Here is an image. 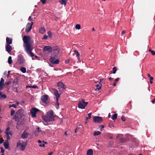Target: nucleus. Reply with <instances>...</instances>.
<instances>
[{
    "instance_id": "nucleus-1",
    "label": "nucleus",
    "mask_w": 155,
    "mask_h": 155,
    "mask_svg": "<svg viewBox=\"0 0 155 155\" xmlns=\"http://www.w3.org/2000/svg\"><path fill=\"white\" fill-rule=\"evenodd\" d=\"M31 40V38L29 36H24L23 38V47L25 51L29 56L33 57L34 56V54L32 51L33 48Z\"/></svg>"
},
{
    "instance_id": "nucleus-2",
    "label": "nucleus",
    "mask_w": 155,
    "mask_h": 155,
    "mask_svg": "<svg viewBox=\"0 0 155 155\" xmlns=\"http://www.w3.org/2000/svg\"><path fill=\"white\" fill-rule=\"evenodd\" d=\"M53 111L50 110L48 112L46 116H43V119L45 122L52 121L54 120Z\"/></svg>"
},
{
    "instance_id": "nucleus-3",
    "label": "nucleus",
    "mask_w": 155,
    "mask_h": 155,
    "mask_svg": "<svg viewBox=\"0 0 155 155\" xmlns=\"http://www.w3.org/2000/svg\"><path fill=\"white\" fill-rule=\"evenodd\" d=\"M23 113L24 110L23 109L19 110L16 113L13 119H15L16 121H19L24 116Z\"/></svg>"
},
{
    "instance_id": "nucleus-4",
    "label": "nucleus",
    "mask_w": 155,
    "mask_h": 155,
    "mask_svg": "<svg viewBox=\"0 0 155 155\" xmlns=\"http://www.w3.org/2000/svg\"><path fill=\"white\" fill-rule=\"evenodd\" d=\"M57 85L58 87V89L60 93H62L66 88L65 84L61 81L58 82Z\"/></svg>"
},
{
    "instance_id": "nucleus-5",
    "label": "nucleus",
    "mask_w": 155,
    "mask_h": 155,
    "mask_svg": "<svg viewBox=\"0 0 155 155\" xmlns=\"http://www.w3.org/2000/svg\"><path fill=\"white\" fill-rule=\"evenodd\" d=\"M88 102H85L84 99H82L81 101L79 102L78 104V108L81 109H84L87 106Z\"/></svg>"
},
{
    "instance_id": "nucleus-6",
    "label": "nucleus",
    "mask_w": 155,
    "mask_h": 155,
    "mask_svg": "<svg viewBox=\"0 0 155 155\" xmlns=\"http://www.w3.org/2000/svg\"><path fill=\"white\" fill-rule=\"evenodd\" d=\"M57 56L56 55L54 56H51L50 59V61L51 63L53 64H58L59 61L58 59H57Z\"/></svg>"
},
{
    "instance_id": "nucleus-7",
    "label": "nucleus",
    "mask_w": 155,
    "mask_h": 155,
    "mask_svg": "<svg viewBox=\"0 0 155 155\" xmlns=\"http://www.w3.org/2000/svg\"><path fill=\"white\" fill-rule=\"evenodd\" d=\"M93 121L95 123H100L102 121L103 119L101 117L94 116L93 117Z\"/></svg>"
},
{
    "instance_id": "nucleus-8",
    "label": "nucleus",
    "mask_w": 155,
    "mask_h": 155,
    "mask_svg": "<svg viewBox=\"0 0 155 155\" xmlns=\"http://www.w3.org/2000/svg\"><path fill=\"white\" fill-rule=\"evenodd\" d=\"M39 111V110L36 108H33L30 111V113H31V117H36L37 112Z\"/></svg>"
},
{
    "instance_id": "nucleus-9",
    "label": "nucleus",
    "mask_w": 155,
    "mask_h": 155,
    "mask_svg": "<svg viewBox=\"0 0 155 155\" xmlns=\"http://www.w3.org/2000/svg\"><path fill=\"white\" fill-rule=\"evenodd\" d=\"M33 24L32 22H31V24L29 23H28L25 28V31L26 32H28L31 30L32 28V26Z\"/></svg>"
},
{
    "instance_id": "nucleus-10",
    "label": "nucleus",
    "mask_w": 155,
    "mask_h": 155,
    "mask_svg": "<svg viewBox=\"0 0 155 155\" xmlns=\"http://www.w3.org/2000/svg\"><path fill=\"white\" fill-rule=\"evenodd\" d=\"M53 91L54 92V94L56 97V100L58 101V98L60 96V94L58 93V91L57 89L55 88H53Z\"/></svg>"
},
{
    "instance_id": "nucleus-11",
    "label": "nucleus",
    "mask_w": 155,
    "mask_h": 155,
    "mask_svg": "<svg viewBox=\"0 0 155 155\" xmlns=\"http://www.w3.org/2000/svg\"><path fill=\"white\" fill-rule=\"evenodd\" d=\"M18 63L20 64L23 63V60L22 56L20 54L18 55V59L17 60Z\"/></svg>"
},
{
    "instance_id": "nucleus-12",
    "label": "nucleus",
    "mask_w": 155,
    "mask_h": 155,
    "mask_svg": "<svg viewBox=\"0 0 155 155\" xmlns=\"http://www.w3.org/2000/svg\"><path fill=\"white\" fill-rule=\"evenodd\" d=\"M4 81V79L3 78H2L0 81V90H2L5 85Z\"/></svg>"
},
{
    "instance_id": "nucleus-13",
    "label": "nucleus",
    "mask_w": 155,
    "mask_h": 155,
    "mask_svg": "<svg viewBox=\"0 0 155 155\" xmlns=\"http://www.w3.org/2000/svg\"><path fill=\"white\" fill-rule=\"evenodd\" d=\"M43 50L44 51H48V52H51L52 48L50 46H45L44 47Z\"/></svg>"
},
{
    "instance_id": "nucleus-14",
    "label": "nucleus",
    "mask_w": 155,
    "mask_h": 155,
    "mask_svg": "<svg viewBox=\"0 0 155 155\" xmlns=\"http://www.w3.org/2000/svg\"><path fill=\"white\" fill-rule=\"evenodd\" d=\"M5 49L6 51L9 53L12 50V48L10 45L6 44L5 46Z\"/></svg>"
},
{
    "instance_id": "nucleus-15",
    "label": "nucleus",
    "mask_w": 155,
    "mask_h": 155,
    "mask_svg": "<svg viewBox=\"0 0 155 155\" xmlns=\"http://www.w3.org/2000/svg\"><path fill=\"white\" fill-rule=\"evenodd\" d=\"M54 51L56 53H59L60 49V48L57 46H55L52 48V51Z\"/></svg>"
},
{
    "instance_id": "nucleus-16",
    "label": "nucleus",
    "mask_w": 155,
    "mask_h": 155,
    "mask_svg": "<svg viewBox=\"0 0 155 155\" xmlns=\"http://www.w3.org/2000/svg\"><path fill=\"white\" fill-rule=\"evenodd\" d=\"M48 100V96L47 95H44L42 96L41 100L43 102L46 103Z\"/></svg>"
},
{
    "instance_id": "nucleus-17",
    "label": "nucleus",
    "mask_w": 155,
    "mask_h": 155,
    "mask_svg": "<svg viewBox=\"0 0 155 155\" xmlns=\"http://www.w3.org/2000/svg\"><path fill=\"white\" fill-rule=\"evenodd\" d=\"M27 142H23L22 144L21 145L20 149L22 151L24 150L25 149V147L27 145Z\"/></svg>"
},
{
    "instance_id": "nucleus-18",
    "label": "nucleus",
    "mask_w": 155,
    "mask_h": 155,
    "mask_svg": "<svg viewBox=\"0 0 155 155\" xmlns=\"http://www.w3.org/2000/svg\"><path fill=\"white\" fill-rule=\"evenodd\" d=\"M29 134L28 133L26 132L25 131H24L21 134V137L22 138H26L28 137Z\"/></svg>"
},
{
    "instance_id": "nucleus-19",
    "label": "nucleus",
    "mask_w": 155,
    "mask_h": 155,
    "mask_svg": "<svg viewBox=\"0 0 155 155\" xmlns=\"http://www.w3.org/2000/svg\"><path fill=\"white\" fill-rule=\"evenodd\" d=\"M7 44L10 45L12 43V39L7 37L6 38Z\"/></svg>"
},
{
    "instance_id": "nucleus-20",
    "label": "nucleus",
    "mask_w": 155,
    "mask_h": 155,
    "mask_svg": "<svg viewBox=\"0 0 155 155\" xmlns=\"http://www.w3.org/2000/svg\"><path fill=\"white\" fill-rule=\"evenodd\" d=\"M4 146L6 149H8L9 147L8 141L6 140L5 142L4 143Z\"/></svg>"
},
{
    "instance_id": "nucleus-21",
    "label": "nucleus",
    "mask_w": 155,
    "mask_h": 155,
    "mask_svg": "<svg viewBox=\"0 0 155 155\" xmlns=\"http://www.w3.org/2000/svg\"><path fill=\"white\" fill-rule=\"evenodd\" d=\"M117 70V68L115 67H114V68H113L112 69V70L110 71V74L112 73L114 74L116 73Z\"/></svg>"
},
{
    "instance_id": "nucleus-22",
    "label": "nucleus",
    "mask_w": 155,
    "mask_h": 155,
    "mask_svg": "<svg viewBox=\"0 0 155 155\" xmlns=\"http://www.w3.org/2000/svg\"><path fill=\"white\" fill-rule=\"evenodd\" d=\"M19 79L17 78H15L13 81V83L14 85L16 86L18 82Z\"/></svg>"
},
{
    "instance_id": "nucleus-23",
    "label": "nucleus",
    "mask_w": 155,
    "mask_h": 155,
    "mask_svg": "<svg viewBox=\"0 0 155 155\" xmlns=\"http://www.w3.org/2000/svg\"><path fill=\"white\" fill-rule=\"evenodd\" d=\"M45 30L44 28H40L39 32L40 33L43 34L45 33Z\"/></svg>"
},
{
    "instance_id": "nucleus-24",
    "label": "nucleus",
    "mask_w": 155,
    "mask_h": 155,
    "mask_svg": "<svg viewBox=\"0 0 155 155\" xmlns=\"http://www.w3.org/2000/svg\"><path fill=\"white\" fill-rule=\"evenodd\" d=\"M93 152L92 149H89L87 152V155H93Z\"/></svg>"
},
{
    "instance_id": "nucleus-25",
    "label": "nucleus",
    "mask_w": 155,
    "mask_h": 155,
    "mask_svg": "<svg viewBox=\"0 0 155 155\" xmlns=\"http://www.w3.org/2000/svg\"><path fill=\"white\" fill-rule=\"evenodd\" d=\"M74 52L75 53V54H76L77 57H78V60H79L80 58V54L78 52V51L76 50H74Z\"/></svg>"
},
{
    "instance_id": "nucleus-26",
    "label": "nucleus",
    "mask_w": 155,
    "mask_h": 155,
    "mask_svg": "<svg viewBox=\"0 0 155 155\" xmlns=\"http://www.w3.org/2000/svg\"><path fill=\"white\" fill-rule=\"evenodd\" d=\"M117 114H114L112 117V119L113 120H116L117 118Z\"/></svg>"
},
{
    "instance_id": "nucleus-27",
    "label": "nucleus",
    "mask_w": 155,
    "mask_h": 155,
    "mask_svg": "<svg viewBox=\"0 0 155 155\" xmlns=\"http://www.w3.org/2000/svg\"><path fill=\"white\" fill-rule=\"evenodd\" d=\"M67 2V0H61L60 1V2L61 4L64 5L65 6Z\"/></svg>"
},
{
    "instance_id": "nucleus-28",
    "label": "nucleus",
    "mask_w": 155,
    "mask_h": 155,
    "mask_svg": "<svg viewBox=\"0 0 155 155\" xmlns=\"http://www.w3.org/2000/svg\"><path fill=\"white\" fill-rule=\"evenodd\" d=\"M20 70L23 73H25L26 72V68L24 67H21V68Z\"/></svg>"
},
{
    "instance_id": "nucleus-29",
    "label": "nucleus",
    "mask_w": 155,
    "mask_h": 155,
    "mask_svg": "<svg viewBox=\"0 0 155 155\" xmlns=\"http://www.w3.org/2000/svg\"><path fill=\"white\" fill-rule=\"evenodd\" d=\"M101 132L100 131H95L94 133V136L98 135L101 134Z\"/></svg>"
},
{
    "instance_id": "nucleus-30",
    "label": "nucleus",
    "mask_w": 155,
    "mask_h": 155,
    "mask_svg": "<svg viewBox=\"0 0 155 155\" xmlns=\"http://www.w3.org/2000/svg\"><path fill=\"white\" fill-rule=\"evenodd\" d=\"M8 62L9 64H11L12 63V57L9 56L8 59Z\"/></svg>"
},
{
    "instance_id": "nucleus-31",
    "label": "nucleus",
    "mask_w": 155,
    "mask_h": 155,
    "mask_svg": "<svg viewBox=\"0 0 155 155\" xmlns=\"http://www.w3.org/2000/svg\"><path fill=\"white\" fill-rule=\"evenodd\" d=\"M5 136H6V137H7V140H6L8 141V140H9L10 139V137L9 136V135H8V133H5Z\"/></svg>"
},
{
    "instance_id": "nucleus-32",
    "label": "nucleus",
    "mask_w": 155,
    "mask_h": 155,
    "mask_svg": "<svg viewBox=\"0 0 155 155\" xmlns=\"http://www.w3.org/2000/svg\"><path fill=\"white\" fill-rule=\"evenodd\" d=\"M92 115L91 113H89L88 114V117H86V120H88V119H90L91 118V115Z\"/></svg>"
},
{
    "instance_id": "nucleus-33",
    "label": "nucleus",
    "mask_w": 155,
    "mask_h": 155,
    "mask_svg": "<svg viewBox=\"0 0 155 155\" xmlns=\"http://www.w3.org/2000/svg\"><path fill=\"white\" fill-rule=\"evenodd\" d=\"M41 131V130H36L35 132V135L36 136H37L38 135L39 133Z\"/></svg>"
},
{
    "instance_id": "nucleus-34",
    "label": "nucleus",
    "mask_w": 155,
    "mask_h": 155,
    "mask_svg": "<svg viewBox=\"0 0 155 155\" xmlns=\"http://www.w3.org/2000/svg\"><path fill=\"white\" fill-rule=\"evenodd\" d=\"M75 28L76 29L79 30L81 28V25L79 24H77L75 26Z\"/></svg>"
},
{
    "instance_id": "nucleus-35",
    "label": "nucleus",
    "mask_w": 155,
    "mask_h": 155,
    "mask_svg": "<svg viewBox=\"0 0 155 155\" xmlns=\"http://www.w3.org/2000/svg\"><path fill=\"white\" fill-rule=\"evenodd\" d=\"M48 35L50 38H51L52 36L51 32L50 31H49L48 32Z\"/></svg>"
},
{
    "instance_id": "nucleus-36",
    "label": "nucleus",
    "mask_w": 155,
    "mask_h": 155,
    "mask_svg": "<svg viewBox=\"0 0 155 155\" xmlns=\"http://www.w3.org/2000/svg\"><path fill=\"white\" fill-rule=\"evenodd\" d=\"M9 106L10 107H12L16 108L17 107V105H16V104H12V105H9Z\"/></svg>"
},
{
    "instance_id": "nucleus-37",
    "label": "nucleus",
    "mask_w": 155,
    "mask_h": 155,
    "mask_svg": "<svg viewBox=\"0 0 155 155\" xmlns=\"http://www.w3.org/2000/svg\"><path fill=\"white\" fill-rule=\"evenodd\" d=\"M6 98V95L5 94H3L1 95V98H2L3 99H5Z\"/></svg>"
},
{
    "instance_id": "nucleus-38",
    "label": "nucleus",
    "mask_w": 155,
    "mask_h": 155,
    "mask_svg": "<svg viewBox=\"0 0 155 155\" xmlns=\"http://www.w3.org/2000/svg\"><path fill=\"white\" fill-rule=\"evenodd\" d=\"M15 112V111L13 109H12L11 110V116H12L14 114Z\"/></svg>"
},
{
    "instance_id": "nucleus-39",
    "label": "nucleus",
    "mask_w": 155,
    "mask_h": 155,
    "mask_svg": "<svg viewBox=\"0 0 155 155\" xmlns=\"http://www.w3.org/2000/svg\"><path fill=\"white\" fill-rule=\"evenodd\" d=\"M97 89L99 91L101 88V86H100L99 84H97L96 85Z\"/></svg>"
},
{
    "instance_id": "nucleus-40",
    "label": "nucleus",
    "mask_w": 155,
    "mask_h": 155,
    "mask_svg": "<svg viewBox=\"0 0 155 155\" xmlns=\"http://www.w3.org/2000/svg\"><path fill=\"white\" fill-rule=\"evenodd\" d=\"M40 1L43 4H44L46 2V0H40Z\"/></svg>"
},
{
    "instance_id": "nucleus-41",
    "label": "nucleus",
    "mask_w": 155,
    "mask_h": 155,
    "mask_svg": "<svg viewBox=\"0 0 155 155\" xmlns=\"http://www.w3.org/2000/svg\"><path fill=\"white\" fill-rule=\"evenodd\" d=\"M17 86H15V87H14V88L15 89V91H16V92L17 93H18V85H17Z\"/></svg>"
},
{
    "instance_id": "nucleus-42",
    "label": "nucleus",
    "mask_w": 155,
    "mask_h": 155,
    "mask_svg": "<svg viewBox=\"0 0 155 155\" xmlns=\"http://www.w3.org/2000/svg\"><path fill=\"white\" fill-rule=\"evenodd\" d=\"M121 119L123 121H125L126 119L124 116H122L121 117Z\"/></svg>"
},
{
    "instance_id": "nucleus-43",
    "label": "nucleus",
    "mask_w": 155,
    "mask_h": 155,
    "mask_svg": "<svg viewBox=\"0 0 155 155\" xmlns=\"http://www.w3.org/2000/svg\"><path fill=\"white\" fill-rule=\"evenodd\" d=\"M48 38V36L46 35H45L44 37L42 39H44L45 40H46Z\"/></svg>"
},
{
    "instance_id": "nucleus-44",
    "label": "nucleus",
    "mask_w": 155,
    "mask_h": 155,
    "mask_svg": "<svg viewBox=\"0 0 155 155\" xmlns=\"http://www.w3.org/2000/svg\"><path fill=\"white\" fill-rule=\"evenodd\" d=\"M8 133V135H10L11 136H12V133L10 132V131H8V132H5V133Z\"/></svg>"
},
{
    "instance_id": "nucleus-45",
    "label": "nucleus",
    "mask_w": 155,
    "mask_h": 155,
    "mask_svg": "<svg viewBox=\"0 0 155 155\" xmlns=\"http://www.w3.org/2000/svg\"><path fill=\"white\" fill-rule=\"evenodd\" d=\"M4 140L2 138H0V143H2L4 141Z\"/></svg>"
},
{
    "instance_id": "nucleus-46",
    "label": "nucleus",
    "mask_w": 155,
    "mask_h": 155,
    "mask_svg": "<svg viewBox=\"0 0 155 155\" xmlns=\"http://www.w3.org/2000/svg\"><path fill=\"white\" fill-rule=\"evenodd\" d=\"M1 153H4V149L2 147H1Z\"/></svg>"
},
{
    "instance_id": "nucleus-47",
    "label": "nucleus",
    "mask_w": 155,
    "mask_h": 155,
    "mask_svg": "<svg viewBox=\"0 0 155 155\" xmlns=\"http://www.w3.org/2000/svg\"><path fill=\"white\" fill-rule=\"evenodd\" d=\"M31 87L34 88H38V87L37 86H36L35 85H33L32 86H31Z\"/></svg>"
},
{
    "instance_id": "nucleus-48",
    "label": "nucleus",
    "mask_w": 155,
    "mask_h": 155,
    "mask_svg": "<svg viewBox=\"0 0 155 155\" xmlns=\"http://www.w3.org/2000/svg\"><path fill=\"white\" fill-rule=\"evenodd\" d=\"M22 144V143H20L18 142L17 143V147H18V146H21V145Z\"/></svg>"
},
{
    "instance_id": "nucleus-49",
    "label": "nucleus",
    "mask_w": 155,
    "mask_h": 155,
    "mask_svg": "<svg viewBox=\"0 0 155 155\" xmlns=\"http://www.w3.org/2000/svg\"><path fill=\"white\" fill-rule=\"evenodd\" d=\"M56 104H57V106H56V107L58 109L59 107V103H58V101H57V103Z\"/></svg>"
},
{
    "instance_id": "nucleus-50",
    "label": "nucleus",
    "mask_w": 155,
    "mask_h": 155,
    "mask_svg": "<svg viewBox=\"0 0 155 155\" xmlns=\"http://www.w3.org/2000/svg\"><path fill=\"white\" fill-rule=\"evenodd\" d=\"M151 54L153 55H155V51H153V50H152V51H151Z\"/></svg>"
},
{
    "instance_id": "nucleus-51",
    "label": "nucleus",
    "mask_w": 155,
    "mask_h": 155,
    "mask_svg": "<svg viewBox=\"0 0 155 155\" xmlns=\"http://www.w3.org/2000/svg\"><path fill=\"white\" fill-rule=\"evenodd\" d=\"M39 146L41 147H45V145L44 143L41 144L39 145Z\"/></svg>"
},
{
    "instance_id": "nucleus-52",
    "label": "nucleus",
    "mask_w": 155,
    "mask_h": 155,
    "mask_svg": "<svg viewBox=\"0 0 155 155\" xmlns=\"http://www.w3.org/2000/svg\"><path fill=\"white\" fill-rule=\"evenodd\" d=\"M108 125H109V127L110 128H111L112 126L114 127L113 125L111 124H109Z\"/></svg>"
},
{
    "instance_id": "nucleus-53",
    "label": "nucleus",
    "mask_w": 155,
    "mask_h": 155,
    "mask_svg": "<svg viewBox=\"0 0 155 155\" xmlns=\"http://www.w3.org/2000/svg\"><path fill=\"white\" fill-rule=\"evenodd\" d=\"M99 127L101 129H102L104 127V126L103 125H101L99 126Z\"/></svg>"
},
{
    "instance_id": "nucleus-54",
    "label": "nucleus",
    "mask_w": 155,
    "mask_h": 155,
    "mask_svg": "<svg viewBox=\"0 0 155 155\" xmlns=\"http://www.w3.org/2000/svg\"><path fill=\"white\" fill-rule=\"evenodd\" d=\"M9 129H10V128L9 127H7L6 129V132H8V131H9Z\"/></svg>"
},
{
    "instance_id": "nucleus-55",
    "label": "nucleus",
    "mask_w": 155,
    "mask_h": 155,
    "mask_svg": "<svg viewBox=\"0 0 155 155\" xmlns=\"http://www.w3.org/2000/svg\"><path fill=\"white\" fill-rule=\"evenodd\" d=\"M119 80V78H116L115 79V82H117Z\"/></svg>"
},
{
    "instance_id": "nucleus-56",
    "label": "nucleus",
    "mask_w": 155,
    "mask_h": 155,
    "mask_svg": "<svg viewBox=\"0 0 155 155\" xmlns=\"http://www.w3.org/2000/svg\"><path fill=\"white\" fill-rule=\"evenodd\" d=\"M11 83V82L10 81H9L6 83V85H8L10 84Z\"/></svg>"
},
{
    "instance_id": "nucleus-57",
    "label": "nucleus",
    "mask_w": 155,
    "mask_h": 155,
    "mask_svg": "<svg viewBox=\"0 0 155 155\" xmlns=\"http://www.w3.org/2000/svg\"><path fill=\"white\" fill-rule=\"evenodd\" d=\"M29 20L30 21H32L33 20V19L31 17V16H29L28 18Z\"/></svg>"
},
{
    "instance_id": "nucleus-58",
    "label": "nucleus",
    "mask_w": 155,
    "mask_h": 155,
    "mask_svg": "<svg viewBox=\"0 0 155 155\" xmlns=\"http://www.w3.org/2000/svg\"><path fill=\"white\" fill-rule=\"evenodd\" d=\"M116 84H117V82H114V84H113V86H114V87H115L116 86Z\"/></svg>"
},
{
    "instance_id": "nucleus-59",
    "label": "nucleus",
    "mask_w": 155,
    "mask_h": 155,
    "mask_svg": "<svg viewBox=\"0 0 155 155\" xmlns=\"http://www.w3.org/2000/svg\"><path fill=\"white\" fill-rule=\"evenodd\" d=\"M125 33V31H123L121 32V35H123Z\"/></svg>"
},
{
    "instance_id": "nucleus-60",
    "label": "nucleus",
    "mask_w": 155,
    "mask_h": 155,
    "mask_svg": "<svg viewBox=\"0 0 155 155\" xmlns=\"http://www.w3.org/2000/svg\"><path fill=\"white\" fill-rule=\"evenodd\" d=\"M69 61H70V60H68L65 61V63H66L67 64V63H69Z\"/></svg>"
},
{
    "instance_id": "nucleus-61",
    "label": "nucleus",
    "mask_w": 155,
    "mask_h": 155,
    "mask_svg": "<svg viewBox=\"0 0 155 155\" xmlns=\"http://www.w3.org/2000/svg\"><path fill=\"white\" fill-rule=\"evenodd\" d=\"M150 81H153V78L152 77H150Z\"/></svg>"
},
{
    "instance_id": "nucleus-62",
    "label": "nucleus",
    "mask_w": 155,
    "mask_h": 155,
    "mask_svg": "<svg viewBox=\"0 0 155 155\" xmlns=\"http://www.w3.org/2000/svg\"><path fill=\"white\" fill-rule=\"evenodd\" d=\"M38 142L39 143H42V142L40 140H39L38 141Z\"/></svg>"
},
{
    "instance_id": "nucleus-63",
    "label": "nucleus",
    "mask_w": 155,
    "mask_h": 155,
    "mask_svg": "<svg viewBox=\"0 0 155 155\" xmlns=\"http://www.w3.org/2000/svg\"><path fill=\"white\" fill-rule=\"evenodd\" d=\"M155 98H154L153 100L152 101V102L153 103H154L155 102Z\"/></svg>"
},
{
    "instance_id": "nucleus-64",
    "label": "nucleus",
    "mask_w": 155,
    "mask_h": 155,
    "mask_svg": "<svg viewBox=\"0 0 155 155\" xmlns=\"http://www.w3.org/2000/svg\"><path fill=\"white\" fill-rule=\"evenodd\" d=\"M147 76L149 78H150L151 77V76H150V75L149 74H147Z\"/></svg>"
}]
</instances>
